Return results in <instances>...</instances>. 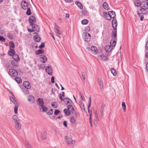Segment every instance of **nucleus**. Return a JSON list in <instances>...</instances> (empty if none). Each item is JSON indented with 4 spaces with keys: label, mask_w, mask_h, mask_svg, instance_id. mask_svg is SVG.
Wrapping results in <instances>:
<instances>
[{
    "label": "nucleus",
    "mask_w": 148,
    "mask_h": 148,
    "mask_svg": "<svg viewBox=\"0 0 148 148\" xmlns=\"http://www.w3.org/2000/svg\"><path fill=\"white\" fill-rule=\"evenodd\" d=\"M110 70L111 73L113 74L115 76L116 75V72L113 68H111Z\"/></svg>",
    "instance_id": "nucleus-44"
},
{
    "label": "nucleus",
    "mask_w": 148,
    "mask_h": 148,
    "mask_svg": "<svg viewBox=\"0 0 148 148\" xmlns=\"http://www.w3.org/2000/svg\"><path fill=\"white\" fill-rule=\"evenodd\" d=\"M21 127V125L20 121L15 122V128L17 130H20Z\"/></svg>",
    "instance_id": "nucleus-16"
},
{
    "label": "nucleus",
    "mask_w": 148,
    "mask_h": 148,
    "mask_svg": "<svg viewBox=\"0 0 148 148\" xmlns=\"http://www.w3.org/2000/svg\"><path fill=\"white\" fill-rule=\"evenodd\" d=\"M91 97L90 96L89 98V100L88 102V108H89L90 107L91 104Z\"/></svg>",
    "instance_id": "nucleus-47"
},
{
    "label": "nucleus",
    "mask_w": 148,
    "mask_h": 148,
    "mask_svg": "<svg viewBox=\"0 0 148 148\" xmlns=\"http://www.w3.org/2000/svg\"><path fill=\"white\" fill-rule=\"evenodd\" d=\"M27 10L26 12V14L27 15H29L31 14V10L30 8H27Z\"/></svg>",
    "instance_id": "nucleus-48"
},
{
    "label": "nucleus",
    "mask_w": 148,
    "mask_h": 148,
    "mask_svg": "<svg viewBox=\"0 0 148 148\" xmlns=\"http://www.w3.org/2000/svg\"><path fill=\"white\" fill-rule=\"evenodd\" d=\"M59 29V27L58 25H56L54 28V32L56 35L58 36H60L62 34V32Z\"/></svg>",
    "instance_id": "nucleus-6"
},
{
    "label": "nucleus",
    "mask_w": 148,
    "mask_h": 148,
    "mask_svg": "<svg viewBox=\"0 0 148 148\" xmlns=\"http://www.w3.org/2000/svg\"><path fill=\"white\" fill-rule=\"evenodd\" d=\"M12 56V58L14 60L18 61L19 60V58L18 56L16 54H14Z\"/></svg>",
    "instance_id": "nucleus-31"
},
{
    "label": "nucleus",
    "mask_w": 148,
    "mask_h": 148,
    "mask_svg": "<svg viewBox=\"0 0 148 148\" xmlns=\"http://www.w3.org/2000/svg\"><path fill=\"white\" fill-rule=\"evenodd\" d=\"M42 110L43 112H45L48 115H51L53 113V112L52 109H48L45 106H42Z\"/></svg>",
    "instance_id": "nucleus-5"
},
{
    "label": "nucleus",
    "mask_w": 148,
    "mask_h": 148,
    "mask_svg": "<svg viewBox=\"0 0 148 148\" xmlns=\"http://www.w3.org/2000/svg\"><path fill=\"white\" fill-rule=\"evenodd\" d=\"M103 14L104 15L106 16V18L108 20H110L111 19V17H110V15H109V14H108L104 12L103 13Z\"/></svg>",
    "instance_id": "nucleus-35"
},
{
    "label": "nucleus",
    "mask_w": 148,
    "mask_h": 148,
    "mask_svg": "<svg viewBox=\"0 0 148 148\" xmlns=\"http://www.w3.org/2000/svg\"><path fill=\"white\" fill-rule=\"evenodd\" d=\"M112 37L113 38H114L115 39V38H116L117 36L116 35V29H114L112 32Z\"/></svg>",
    "instance_id": "nucleus-24"
},
{
    "label": "nucleus",
    "mask_w": 148,
    "mask_h": 148,
    "mask_svg": "<svg viewBox=\"0 0 148 148\" xmlns=\"http://www.w3.org/2000/svg\"><path fill=\"white\" fill-rule=\"evenodd\" d=\"M99 59L101 60L106 61L108 60V58L104 55H100L98 56Z\"/></svg>",
    "instance_id": "nucleus-18"
},
{
    "label": "nucleus",
    "mask_w": 148,
    "mask_h": 148,
    "mask_svg": "<svg viewBox=\"0 0 148 148\" xmlns=\"http://www.w3.org/2000/svg\"><path fill=\"white\" fill-rule=\"evenodd\" d=\"M60 112V111L59 110H56L54 112V114L55 115H57L59 114Z\"/></svg>",
    "instance_id": "nucleus-52"
},
{
    "label": "nucleus",
    "mask_w": 148,
    "mask_h": 148,
    "mask_svg": "<svg viewBox=\"0 0 148 148\" xmlns=\"http://www.w3.org/2000/svg\"><path fill=\"white\" fill-rule=\"evenodd\" d=\"M68 110L70 112V113H73L74 112V108L73 106L71 105H68L67 107Z\"/></svg>",
    "instance_id": "nucleus-21"
},
{
    "label": "nucleus",
    "mask_w": 148,
    "mask_h": 148,
    "mask_svg": "<svg viewBox=\"0 0 148 148\" xmlns=\"http://www.w3.org/2000/svg\"><path fill=\"white\" fill-rule=\"evenodd\" d=\"M103 8L106 10H108L109 9V7L106 2H105L103 3Z\"/></svg>",
    "instance_id": "nucleus-33"
},
{
    "label": "nucleus",
    "mask_w": 148,
    "mask_h": 148,
    "mask_svg": "<svg viewBox=\"0 0 148 148\" xmlns=\"http://www.w3.org/2000/svg\"><path fill=\"white\" fill-rule=\"evenodd\" d=\"M63 125H64L66 127H67V122L66 121H64L63 122Z\"/></svg>",
    "instance_id": "nucleus-58"
},
{
    "label": "nucleus",
    "mask_w": 148,
    "mask_h": 148,
    "mask_svg": "<svg viewBox=\"0 0 148 148\" xmlns=\"http://www.w3.org/2000/svg\"><path fill=\"white\" fill-rule=\"evenodd\" d=\"M39 105L40 106V110H42V106H45L43 105L44 102L42 99L41 98H39L37 101Z\"/></svg>",
    "instance_id": "nucleus-12"
},
{
    "label": "nucleus",
    "mask_w": 148,
    "mask_h": 148,
    "mask_svg": "<svg viewBox=\"0 0 148 148\" xmlns=\"http://www.w3.org/2000/svg\"><path fill=\"white\" fill-rule=\"evenodd\" d=\"M21 6L24 10H27L28 8L27 3L25 1H23L21 2Z\"/></svg>",
    "instance_id": "nucleus-9"
},
{
    "label": "nucleus",
    "mask_w": 148,
    "mask_h": 148,
    "mask_svg": "<svg viewBox=\"0 0 148 148\" xmlns=\"http://www.w3.org/2000/svg\"><path fill=\"white\" fill-rule=\"evenodd\" d=\"M64 111L65 114L67 116L69 115L70 114V112L68 110V109H65L64 110Z\"/></svg>",
    "instance_id": "nucleus-40"
},
{
    "label": "nucleus",
    "mask_w": 148,
    "mask_h": 148,
    "mask_svg": "<svg viewBox=\"0 0 148 148\" xmlns=\"http://www.w3.org/2000/svg\"><path fill=\"white\" fill-rule=\"evenodd\" d=\"M36 21V20L35 17L33 16H31L29 18V22L31 26L34 25L33 23Z\"/></svg>",
    "instance_id": "nucleus-8"
},
{
    "label": "nucleus",
    "mask_w": 148,
    "mask_h": 148,
    "mask_svg": "<svg viewBox=\"0 0 148 148\" xmlns=\"http://www.w3.org/2000/svg\"><path fill=\"white\" fill-rule=\"evenodd\" d=\"M10 49H14L15 47V45L14 43L12 41L10 42Z\"/></svg>",
    "instance_id": "nucleus-34"
},
{
    "label": "nucleus",
    "mask_w": 148,
    "mask_h": 148,
    "mask_svg": "<svg viewBox=\"0 0 148 148\" xmlns=\"http://www.w3.org/2000/svg\"><path fill=\"white\" fill-rule=\"evenodd\" d=\"M109 15L112 18H114L116 16V14L115 12L113 11H109L108 12Z\"/></svg>",
    "instance_id": "nucleus-20"
},
{
    "label": "nucleus",
    "mask_w": 148,
    "mask_h": 148,
    "mask_svg": "<svg viewBox=\"0 0 148 148\" xmlns=\"http://www.w3.org/2000/svg\"><path fill=\"white\" fill-rule=\"evenodd\" d=\"M34 40L37 42H39L40 41V38L38 35H36L34 36Z\"/></svg>",
    "instance_id": "nucleus-25"
},
{
    "label": "nucleus",
    "mask_w": 148,
    "mask_h": 148,
    "mask_svg": "<svg viewBox=\"0 0 148 148\" xmlns=\"http://www.w3.org/2000/svg\"><path fill=\"white\" fill-rule=\"evenodd\" d=\"M98 84L101 89L102 90L103 88V81L101 79H99Z\"/></svg>",
    "instance_id": "nucleus-19"
},
{
    "label": "nucleus",
    "mask_w": 148,
    "mask_h": 148,
    "mask_svg": "<svg viewBox=\"0 0 148 148\" xmlns=\"http://www.w3.org/2000/svg\"><path fill=\"white\" fill-rule=\"evenodd\" d=\"M69 17V15L68 14H66V16L65 17V18H68Z\"/></svg>",
    "instance_id": "nucleus-63"
},
{
    "label": "nucleus",
    "mask_w": 148,
    "mask_h": 148,
    "mask_svg": "<svg viewBox=\"0 0 148 148\" xmlns=\"http://www.w3.org/2000/svg\"><path fill=\"white\" fill-rule=\"evenodd\" d=\"M51 82L53 83H54V78L53 77H52L51 78Z\"/></svg>",
    "instance_id": "nucleus-59"
},
{
    "label": "nucleus",
    "mask_w": 148,
    "mask_h": 148,
    "mask_svg": "<svg viewBox=\"0 0 148 148\" xmlns=\"http://www.w3.org/2000/svg\"><path fill=\"white\" fill-rule=\"evenodd\" d=\"M122 105L124 111L125 112L126 110V106L125 103L124 102H122Z\"/></svg>",
    "instance_id": "nucleus-46"
},
{
    "label": "nucleus",
    "mask_w": 148,
    "mask_h": 148,
    "mask_svg": "<svg viewBox=\"0 0 148 148\" xmlns=\"http://www.w3.org/2000/svg\"><path fill=\"white\" fill-rule=\"evenodd\" d=\"M75 4L80 9H82L83 8V6L82 3L80 2H79V1H76L75 2Z\"/></svg>",
    "instance_id": "nucleus-26"
},
{
    "label": "nucleus",
    "mask_w": 148,
    "mask_h": 148,
    "mask_svg": "<svg viewBox=\"0 0 148 148\" xmlns=\"http://www.w3.org/2000/svg\"><path fill=\"white\" fill-rule=\"evenodd\" d=\"M65 1L68 3H71L72 2L73 0H64Z\"/></svg>",
    "instance_id": "nucleus-57"
},
{
    "label": "nucleus",
    "mask_w": 148,
    "mask_h": 148,
    "mask_svg": "<svg viewBox=\"0 0 148 148\" xmlns=\"http://www.w3.org/2000/svg\"><path fill=\"white\" fill-rule=\"evenodd\" d=\"M15 51L14 49H10V50L8 52V54L10 56H12L15 53Z\"/></svg>",
    "instance_id": "nucleus-28"
},
{
    "label": "nucleus",
    "mask_w": 148,
    "mask_h": 148,
    "mask_svg": "<svg viewBox=\"0 0 148 148\" xmlns=\"http://www.w3.org/2000/svg\"><path fill=\"white\" fill-rule=\"evenodd\" d=\"M15 81L18 83H20L22 82V80L21 78L19 77H16L15 78Z\"/></svg>",
    "instance_id": "nucleus-38"
},
{
    "label": "nucleus",
    "mask_w": 148,
    "mask_h": 148,
    "mask_svg": "<svg viewBox=\"0 0 148 148\" xmlns=\"http://www.w3.org/2000/svg\"><path fill=\"white\" fill-rule=\"evenodd\" d=\"M141 3L140 0H136L134 2L135 5L136 6H140Z\"/></svg>",
    "instance_id": "nucleus-29"
},
{
    "label": "nucleus",
    "mask_w": 148,
    "mask_h": 148,
    "mask_svg": "<svg viewBox=\"0 0 148 148\" xmlns=\"http://www.w3.org/2000/svg\"><path fill=\"white\" fill-rule=\"evenodd\" d=\"M40 60L43 63H45L47 61V57L44 55L41 54L39 56Z\"/></svg>",
    "instance_id": "nucleus-11"
},
{
    "label": "nucleus",
    "mask_w": 148,
    "mask_h": 148,
    "mask_svg": "<svg viewBox=\"0 0 148 148\" xmlns=\"http://www.w3.org/2000/svg\"><path fill=\"white\" fill-rule=\"evenodd\" d=\"M51 105V106L54 108H56L58 107V105L56 102H52Z\"/></svg>",
    "instance_id": "nucleus-45"
},
{
    "label": "nucleus",
    "mask_w": 148,
    "mask_h": 148,
    "mask_svg": "<svg viewBox=\"0 0 148 148\" xmlns=\"http://www.w3.org/2000/svg\"><path fill=\"white\" fill-rule=\"evenodd\" d=\"M44 52V51L43 50L39 49L36 51L35 53L36 55H39L40 54L43 53Z\"/></svg>",
    "instance_id": "nucleus-39"
},
{
    "label": "nucleus",
    "mask_w": 148,
    "mask_h": 148,
    "mask_svg": "<svg viewBox=\"0 0 148 148\" xmlns=\"http://www.w3.org/2000/svg\"><path fill=\"white\" fill-rule=\"evenodd\" d=\"M5 38L3 37V36H0V41L2 42H5Z\"/></svg>",
    "instance_id": "nucleus-53"
},
{
    "label": "nucleus",
    "mask_w": 148,
    "mask_h": 148,
    "mask_svg": "<svg viewBox=\"0 0 148 148\" xmlns=\"http://www.w3.org/2000/svg\"><path fill=\"white\" fill-rule=\"evenodd\" d=\"M26 145L27 148H32L31 145L28 143H26Z\"/></svg>",
    "instance_id": "nucleus-54"
},
{
    "label": "nucleus",
    "mask_w": 148,
    "mask_h": 148,
    "mask_svg": "<svg viewBox=\"0 0 148 148\" xmlns=\"http://www.w3.org/2000/svg\"><path fill=\"white\" fill-rule=\"evenodd\" d=\"M63 100L64 102L66 104L69 103L70 101L69 99L67 98L64 99Z\"/></svg>",
    "instance_id": "nucleus-43"
},
{
    "label": "nucleus",
    "mask_w": 148,
    "mask_h": 148,
    "mask_svg": "<svg viewBox=\"0 0 148 148\" xmlns=\"http://www.w3.org/2000/svg\"><path fill=\"white\" fill-rule=\"evenodd\" d=\"M80 98L82 100H83V101H85V98L84 97V96L83 95L82 93H80Z\"/></svg>",
    "instance_id": "nucleus-50"
},
{
    "label": "nucleus",
    "mask_w": 148,
    "mask_h": 148,
    "mask_svg": "<svg viewBox=\"0 0 148 148\" xmlns=\"http://www.w3.org/2000/svg\"><path fill=\"white\" fill-rule=\"evenodd\" d=\"M41 138L43 140L47 138V133L46 131H44L41 133Z\"/></svg>",
    "instance_id": "nucleus-23"
},
{
    "label": "nucleus",
    "mask_w": 148,
    "mask_h": 148,
    "mask_svg": "<svg viewBox=\"0 0 148 148\" xmlns=\"http://www.w3.org/2000/svg\"><path fill=\"white\" fill-rule=\"evenodd\" d=\"M23 86L27 89H30L31 87V85L29 82L25 81L23 83Z\"/></svg>",
    "instance_id": "nucleus-15"
},
{
    "label": "nucleus",
    "mask_w": 148,
    "mask_h": 148,
    "mask_svg": "<svg viewBox=\"0 0 148 148\" xmlns=\"http://www.w3.org/2000/svg\"><path fill=\"white\" fill-rule=\"evenodd\" d=\"M65 140L67 145L69 146H71L75 143V141L73 140L70 137L68 136H65L64 138Z\"/></svg>",
    "instance_id": "nucleus-3"
},
{
    "label": "nucleus",
    "mask_w": 148,
    "mask_h": 148,
    "mask_svg": "<svg viewBox=\"0 0 148 148\" xmlns=\"http://www.w3.org/2000/svg\"><path fill=\"white\" fill-rule=\"evenodd\" d=\"M112 48L110 45H106L105 47V51L107 52H110Z\"/></svg>",
    "instance_id": "nucleus-22"
},
{
    "label": "nucleus",
    "mask_w": 148,
    "mask_h": 148,
    "mask_svg": "<svg viewBox=\"0 0 148 148\" xmlns=\"http://www.w3.org/2000/svg\"><path fill=\"white\" fill-rule=\"evenodd\" d=\"M112 25L114 29H116L117 26V21L116 19H113L112 21Z\"/></svg>",
    "instance_id": "nucleus-17"
},
{
    "label": "nucleus",
    "mask_w": 148,
    "mask_h": 148,
    "mask_svg": "<svg viewBox=\"0 0 148 148\" xmlns=\"http://www.w3.org/2000/svg\"><path fill=\"white\" fill-rule=\"evenodd\" d=\"M44 44L43 43H42L41 45L39 46V47L41 49L43 48L44 47Z\"/></svg>",
    "instance_id": "nucleus-56"
},
{
    "label": "nucleus",
    "mask_w": 148,
    "mask_h": 148,
    "mask_svg": "<svg viewBox=\"0 0 148 148\" xmlns=\"http://www.w3.org/2000/svg\"><path fill=\"white\" fill-rule=\"evenodd\" d=\"M45 71L47 73L50 75H52V69L51 66H47L46 67Z\"/></svg>",
    "instance_id": "nucleus-14"
},
{
    "label": "nucleus",
    "mask_w": 148,
    "mask_h": 148,
    "mask_svg": "<svg viewBox=\"0 0 148 148\" xmlns=\"http://www.w3.org/2000/svg\"><path fill=\"white\" fill-rule=\"evenodd\" d=\"M18 105L17 104H15V106L14 107V111L15 112V113L16 114H17V113L18 112Z\"/></svg>",
    "instance_id": "nucleus-42"
},
{
    "label": "nucleus",
    "mask_w": 148,
    "mask_h": 148,
    "mask_svg": "<svg viewBox=\"0 0 148 148\" xmlns=\"http://www.w3.org/2000/svg\"><path fill=\"white\" fill-rule=\"evenodd\" d=\"M83 37L84 40L86 42H88L90 40V35L88 33L84 32L83 34Z\"/></svg>",
    "instance_id": "nucleus-4"
},
{
    "label": "nucleus",
    "mask_w": 148,
    "mask_h": 148,
    "mask_svg": "<svg viewBox=\"0 0 148 148\" xmlns=\"http://www.w3.org/2000/svg\"><path fill=\"white\" fill-rule=\"evenodd\" d=\"M12 118L15 122L19 121L18 118L16 115H13Z\"/></svg>",
    "instance_id": "nucleus-37"
},
{
    "label": "nucleus",
    "mask_w": 148,
    "mask_h": 148,
    "mask_svg": "<svg viewBox=\"0 0 148 148\" xmlns=\"http://www.w3.org/2000/svg\"><path fill=\"white\" fill-rule=\"evenodd\" d=\"M32 26L33 31L34 32H39L40 30V28L37 25L34 24L32 25Z\"/></svg>",
    "instance_id": "nucleus-13"
},
{
    "label": "nucleus",
    "mask_w": 148,
    "mask_h": 148,
    "mask_svg": "<svg viewBox=\"0 0 148 148\" xmlns=\"http://www.w3.org/2000/svg\"><path fill=\"white\" fill-rule=\"evenodd\" d=\"M82 76L83 77L84 81H85V79H86L85 75H84L82 74Z\"/></svg>",
    "instance_id": "nucleus-64"
},
{
    "label": "nucleus",
    "mask_w": 148,
    "mask_h": 148,
    "mask_svg": "<svg viewBox=\"0 0 148 148\" xmlns=\"http://www.w3.org/2000/svg\"><path fill=\"white\" fill-rule=\"evenodd\" d=\"M5 32L3 29H0V34H1V35L5 34Z\"/></svg>",
    "instance_id": "nucleus-55"
},
{
    "label": "nucleus",
    "mask_w": 148,
    "mask_h": 148,
    "mask_svg": "<svg viewBox=\"0 0 148 148\" xmlns=\"http://www.w3.org/2000/svg\"><path fill=\"white\" fill-rule=\"evenodd\" d=\"M90 51L91 53L93 55L96 54L98 52L97 48L96 47L93 45L91 46Z\"/></svg>",
    "instance_id": "nucleus-10"
},
{
    "label": "nucleus",
    "mask_w": 148,
    "mask_h": 148,
    "mask_svg": "<svg viewBox=\"0 0 148 148\" xmlns=\"http://www.w3.org/2000/svg\"><path fill=\"white\" fill-rule=\"evenodd\" d=\"M79 105L80 106L81 108L84 110H85V108L84 106V103L81 101H79Z\"/></svg>",
    "instance_id": "nucleus-36"
},
{
    "label": "nucleus",
    "mask_w": 148,
    "mask_h": 148,
    "mask_svg": "<svg viewBox=\"0 0 148 148\" xmlns=\"http://www.w3.org/2000/svg\"><path fill=\"white\" fill-rule=\"evenodd\" d=\"M17 61L16 60H13L11 62V65L14 67L17 66L18 65Z\"/></svg>",
    "instance_id": "nucleus-30"
},
{
    "label": "nucleus",
    "mask_w": 148,
    "mask_h": 148,
    "mask_svg": "<svg viewBox=\"0 0 148 148\" xmlns=\"http://www.w3.org/2000/svg\"><path fill=\"white\" fill-rule=\"evenodd\" d=\"M9 74L11 76L15 77L18 75V73L13 69H10L9 71Z\"/></svg>",
    "instance_id": "nucleus-7"
},
{
    "label": "nucleus",
    "mask_w": 148,
    "mask_h": 148,
    "mask_svg": "<svg viewBox=\"0 0 148 148\" xmlns=\"http://www.w3.org/2000/svg\"><path fill=\"white\" fill-rule=\"evenodd\" d=\"M88 20L84 19L81 22L82 24L83 25H86L88 23Z\"/></svg>",
    "instance_id": "nucleus-41"
},
{
    "label": "nucleus",
    "mask_w": 148,
    "mask_h": 148,
    "mask_svg": "<svg viewBox=\"0 0 148 148\" xmlns=\"http://www.w3.org/2000/svg\"><path fill=\"white\" fill-rule=\"evenodd\" d=\"M141 9L140 11L143 14H147L148 13L147 10L148 9V2L147 1H143L142 2L140 6Z\"/></svg>",
    "instance_id": "nucleus-1"
},
{
    "label": "nucleus",
    "mask_w": 148,
    "mask_h": 148,
    "mask_svg": "<svg viewBox=\"0 0 148 148\" xmlns=\"http://www.w3.org/2000/svg\"><path fill=\"white\" fill-rule=\"evenodd\" d=\"M92 114H90V118H89L90 121H92Z\"/></svg>",
    "instance_id": "nucleus-62"
},
{
    "label": "nucleus",
    "mask_w": 148,
    "mask_h": 148,
    "mask_svg": "<svg viewBox=\"0 0 148 148\" xmlns=\"http://www.w3.org/2000/svg\"><path fill=\"white\" fill-rule=\"evenodd\" d=\"M28 101L31 103H33L34 101V97L32 96H29L28 98Z\"/></svg>",
    "instance_id": "nucleus-27"
},
{
    "label": "nucleus",
    "mask_w": 148,
    "mask_h": 148,
    "mask_svg": "<svg viewBox=\"0 0 148 148\" xmlns=\"http://www.w3.org/2000/svg\"><path fill=\"white\" fill-rule=\"evenodd\" d=\"M10 98L11 101L12 102V103H13L14 104H17L15 102V101L14 97H10Z\"/></svg>",
    "instance_id": "nucleus-51"
},
{
    "label": "nucleus",
    "mask_w": 148,
    "mask_h": 148,
    "mask_svg": "<svg viewBox=\"0 0 148 148\" xmlns=\"http://www.w3.org/2000/svg\"><path fill=\"white\" fill-rule=\"evenodd\" d=\"M27 30L28 31L30 32H34L33 31V29H29L28 28H27Z\"/></svg>",
    "instance_id": "nucleus-60"
},
{
    "label": "nucleus",
    "mask_w": 148,
    "mask_h": 148,
    "mask_svg": "<svg viewBox=\"0 0 148 148\" xmlns=\"http://www.w3.org/2000/svg\"><path fill=\"white\" fill-rule=\"evenodd\" d=\"M110 44L112 47H114L116 45V40H112L110 42Z\"/></svg>",
    "instance_id": "nucleus-32"
},
{
    "label": "nucleus",
    "mask_w": 148,
    "mask_h": 148,
    "mask_svg": "<svg viewBox=\"0 0 148 148\" xmlns=\"http://www.w3.org/2000/svg\"><path fill=\"white\" fill-rule=\"evenodd\" d=\"M7 37L8 38L10 39H12L13 38V37L12 35V34L9 33L7 34Z\"/></svg>",
    "instance_id": "nucleus-49"
},
{
    "label": "nucleus",
    "mask_w": 148,
    "mask_h": 148,
    "mask_svg": "<svg viewBox=\"0 0 148 148\" xmlns=\"http://www.w3.org/2000/svg\"><path fill=\"white\" fill-rule=\"evenodd\" d=\"M145 47L146 49L148 50V41L146 43Z\"/></svg>",
    "instance_id": "nucleus-61"
},
{
    "label": "nucleus",
    "mask_w": 148,
    "mask_h": 148,
    "mask_svg": "<svg viewBox=\"0 0 148 148\" xmlns=\"http://www.w3.org/2000/svg\"><path fill=\"white\" fill-rule=\"evenodd\" d=\"M77 119V114L76 112H74V114L71 117L69 121L72 124H75Z\"/></svg>",
    "instance_id": "nucleus-2"
}]
</instances>
